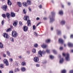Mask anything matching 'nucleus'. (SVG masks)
Returning a JSON list of instances; mask_svg holds the SVG:
<instances>
[{
    "instance_id": "11",
    "label": "nucleus",
    "mask_w": 73,
    "mask_h": 73,
    "mask_svg": "<svg viewBox=\"0 0 73 73\" xmlns=\"http://www.w3.org/2000/svg\"><path fill=\"white\" fill-rule=\"evenodd\" d=\"M42 52L41 51H39L38 52V56L39 57H41L42 56Z\"/></svg>"
},
{
    "instance_id": "3",
    "label": "nucleus",
    "mask_w": 73,
    "mask_h": 73,
    "mask_svg": "<svg viewBox=\"0 0 73 73\" xmlns=\"http://www.w3.org/2000/svg\"><path fill=\"white\" fill-rule=\"evenodd\" d=\"M62 55L64 56H66V57H65V59L66 61H68L70 60L69 54L68 53L65 54L63 53H62Z\"/></svg>"
},
{
    "instance_id": "5",
    "label": "nucleus",
    "mask_w": 73,
    "mask_h": 73,
    "mask_svg": "<svg viewBox=\"0 0 73 73\" xmlns=\"http://www.w3.org/2000/svg\"><path fill=\"white\" fill-rule=\"evenodd\" d=\"M7 6L6 5H3V6L1 7V8H2L3 10L5 11H7Z\"/></svg>"
},
{
    "instance_id": "25",
    "label": "nucleus",
    "mask_w": 73,
    "mask_h": 73,
    "mask_svg": "<svg viewBox=\"0 0 73 73\" xmlns=\"http://www.w3.org/2000/svg\"><path fill=\"white\" fill-rule=\"evenodd\" d=\"M13 25L15 27H16L17 25V22H16V21L14 22Z\"/></svg>"
},
{
    "instance_id": "47",
    "label": "nucleus",
    "mask_w": 73,
    "mask_h": 73,
    "mask_svg": "<svg viewBox=\"0 0 73 73\" xmlns=\"http://www.w3.org/2000/svg\"><path fill=\"white\" fill-rule=\"evenodd\" d=\"M19 24L20 25H23V23L21 22L20 21L19 22Z\"/></svg>"
},
{
    "instance_id": "13",
    "label": "nucleus",
    "mask_w": 73,
    "mask_h": 73,
    "mask_svg": "<svg viewBox=\"0 0 73 73\" xmlns=\"http://www.w3.org/2000/svg\"><path fill=\"white\" fill-rule=\"evenodd\" d=\"M58 41L59 43L62 44H63L64 42V40L62 38H59Z\"/></svg>"
},
{
    "instance_id": "54",
    "label": "nucleus",
    "mask_w": 73,
    "mask_h": 73,
    "mask_svg": "<svg viewBox=\"0 0 73 73\" xmlns=\"http://www.w3.org/2000/svg\"><path fill=\"white\" fill-rule=\"evenodd\" d=\"M70 38H73V35H71L70 36Z\"/></svg>"
},
{
    "instance_id": "55",
    "label": "nucleus",
    "mask_w": 73,
    "mask_h": 73,
    "mask_svg": "<svg viewBox=\"0 0 73 73\" xmlns=\"http://www.w3.org/2000/svg\"><path fill=\"white\" fill-rule=\"evenodd\" d=\"M40 20V18H38V17L36 18V20Z\"/></svg>"
},
{
    "instance_id": "39",
    "label": "nucleus",
    "mask_w": 73,
    "mask_h": 73,
    "mask_svg": "<svg viewBox=\"0 0 73 73\" xmlns=\"http://www.w3.org/2000/svg\"><path fill=\"white\" fill-rule=\"evenodd\" d=\"M38 46V44H36L34 45V47H36V48Z\"/></svg>"
},
{
    "instance_id": "35",
    "label": "nucleus",
    "mask_w": 73,
    "mask_h": 73,
    "mask_svg": "<svg viewBox=\"0 0 73 73\" xmlns=\"http://www.w3.org/2000/svg\"><path fill=\"white\" fill-rule=\"evenodd\" d=\"M32 52L34 53H36V49H35L34 48L32 50Z\"/></svg>"
},
{
    "instance_id": "30",
    "label": "nucleus",
    "mask_w": 73,
    "mask_h": 73,
    "mask_svg": "<svg viewBox=\"0 0 73 73\" xmlns=\"http://www.w3.org/2000/svg\"><path fill=\"white\" fill-rule=\"evenodd\" d=\"M26 9H23V13L24 14H26L27 13V11H26Z\"/></svg>"
},
{
    "instance_id": "36",
    "label": "nucleus",
    "mask_w": 73,
    "mask_h": 73,
    "mask_svg": "<svg viewBox=\"0 0 73 73\" xmlns=\"http://www.w3.org/2000/svg\"><path fill=\"white\" fill-rule=\"evenodd\" d=\"M33 29L34 30H35V29H36V26H35V25H33Z\"/></svg>"
},
{
    "instance_id": "43",
    "label": "nucleus",
    "mask_w": 73,
    "mask_h": 73,
    "mask_svg": "<svg viewBox=\"0 0 73 73\" xmlns=\"http://www.w3.org/2000/svg\"><path fill=\"white\" fill-rule=\"evenodd\" d=\"M53 52L55 54H56V52L55 50H53Z\"/></svg>"
},
{
    "instance_id": "12",
    "label": "nucleus",
    "mask_w": 73,
    "mask_h": 73,
    "mask_svg": "<svg viewBox=\"0 0 73 73\" xmlns=\"http://www.w3.org/2000/svg\"><path fill=\"white\" fill-rule=\"evenodd\" d=\"M11 17H14L15 16V14L13 12H11Z\"/></svg>"
},
{
    "instance_id": "17",
    "label": "nucleus",
    "mask_w": 73,
    "mask_h": 73,
    "mask_svg": "<svg viewBox=\"0 0 73 73\" xmlns=\"http://www.w3.org/2000/svg\"><path fill=\"white\" fill-rule=\"evenodd\" d=\"M41 46L42 48H46L47 47V45L44 44H43L41 45Z\"/></svg>"
},
{
    "instance_id": "64",
    "label": "nucleus",
    "mask_w": 73,
    "mask_h": 73,
    "mask_svg": "<svg viewBox=\"0 0 73 73\" xmlns=\"http://www.w3.org/2000/svg\"><path fill=\"white\" fill-rule=\"evenodd\" d=\"M70 3H69V2L68 3V5H70Z\"/></svg>"
},
{
    "instance_id": "24",
    "label": "nucleus",
    "mask_w": 73,
    "mask_h": 73,
    "mask_svg": "<svg viewBox=\"0 0 73 73\" xmlns=\"http://www.w3.org/2000/svg\"><path fill=\"white\" fill-rule=\"evenodd\" d=\"M2 16L4 18H5L7 17V15L5 14H2Z\"/></svg>"
},
{
    "instance_id": "58",
    "label": "nucleus",
    "mask_w": 73,
    "mask_h": 73,
    "mask_svg": "<svg viewBox=\"0 0 73 73\" xmlns=\"http://www.w3.org/2000/svg\"><path fill=\"white\" fill-rule=\"evenodd\" d=\"M61 7L62 8H63L64 7V6L62 5H61Z\"/></svg>"
},
{
    "instance_id": "63",
    "label": "nucleus",
    "mask_w": 73,
    "mask_h": 73,
    "mask_svg": "<svg viewBox=\"0 0 73 73\" xmlns=\"http://www.w3.org/2000/svg\"><path fill=\"white\" fill-rule=\"evenodd\" d=\"M71 52H73V50H72L70 51Z\"/></svg>"
},
{
    "instance_id": "18",
    "label": "nucleus",
    "mask_w": 73,
    "mask_h": 73,
    "mask_svg": "<svg viewBox=\"0 0 73 73\" xmlns=\"http://www.w3.org/2000/svg\"><path fill=\"white\" fill-rule=\"evenodd\" d=\"M7 4L9 5H12V3L10 0H7Z\"/></svg>"
},
{
    "instance_id": "27",
    "label": "nucleus",
    "mask_w": 73,
    "mask_h": 73,
    "mask_svg": "<svg viewBox=\"0 0 73 73\" xmlns=\"http://www.w3.org/2000/svg\"><path fill=\"white\" fill-rule=\"evenodd\" d=\"M59 14L60 15H63V12L62 10H60L59 11Z\"/></svg>"
},
{
    "instance_id": "22",
    "label": "nucleus",
    "mask_w": 73,
    "mask_h": 73,
    "mask_svg": "<svg viewBox=\"0 0 73 73\" xmlns=\"http://www.w3.org/2000/svg\"><path fill=\"white\" fill-rule=\"evenodd\" d=\"M57 34L58 35H60L61 34V32L60 31L58 30H57Z\"/></svg>"
},
{
    "instance_id": "61",
    "label": "nucleus",
    "mask_w": 73,
    "mask_h": 73,
    "mask_svg": "<svg viewBox=\"0 0 73 73\" xmlns=\"http://www.w3.org/2000/svg\"><path fill=\"white\" fill-rule=\"evenodd\" d=\"M11 29L13 28V26H10Z\"/></svg>"
},
{
    "instance_id": "31",
    "label": "nucleus",
    "mask_w": 73,
    "mask_h": 73,
    "mask_svg": "<svg viewBox=\"0 0 73 73\" xmlns=\"http://www.w3.org/2000/svg\"><path fill=\"white\" fill-rule=\"evenodd\" d=\"M3 46V44L1 42H0V48H2Z\"/></svg>"
},
{
    "instance_id": "51",
    "label": "nucleus",
    "mask_w": 73,
    "mask_h": 73,
    "mask_svg": "<svg viewBox=\"0 0 73 73\" xmlns=\"http://www.w3.org/2000/svg\"><path fill=\"white\" fill-rule=\"evenodd\" d=\"M63 49V47H60V50H62Z\"/></svg>"
},
{
    "instance_id": "9",
    "label": "nucleus",
    "mask_w": 73,
    "mask_h": 73,
    "mask_svg": "<svg viewBox=\"0 0 73 73\" xmlns=\"http://www.w3.org/2000/svg\"><path fill=\"white\" fill-rule=\"evenodd\" d=\"M39 60V58L38 57H35L34 58V61L35 62H38Z\"/></svg>"
},
{
    "instance_id": "41",
    "label": "nucleus",
    "mask_w": 73,
    "mask_h": 73,
    "mask_svg": "<svg viewBox=\"0 0 73 73\" xmlns=\"http://www.w3.org/2000/svg\"><path fill=\"white\" fill-rule=\"evenodd\" d=\"M4 21H2L1 22V24L2 25H3L4 24Z\"/></svg>"
},
{
    "instance_id": "10",
    "label": "nucleus",
    "mask_w": 73,
    "mask_h": 73,
    "mask_svg": "<svg viewBox=\"0 0 73 73\" xmlns=\"http://www.w3.org/2000/svg\"><path fill=\"white\" fill-rule=\"evenodd\" d=\"M22 5H23L25 7H28V4H27V3L25 2H23Z\"/></svg>"
},
{
    "instance_id": "15",
    "label": "nucleus",
    "mask_w": 73,
    "mask_h": 73,
    "mask_svg": "<svg viewBox=\"0 0 73 73\" xmlns=\"http://www.w3.org/2000/svg\"><path fill=\"white\" fill-rule=\"evenodd\" d=\"M21 70L22 71L24 72L26 70V69L25 67H23L21 68Z\"/></svg>"
},
{
    "instance_id": "59",
    "label": "nucleus",
    "mask_w": 73,
    "mask_h": 73,
    "mask_svg": "<svg viewBox=\"0 0 73 73\" xmlns=\"http://www.w3.org/2000/svg\"><path fill=\"white\" fill-rule=\"evenodd\" d=\"M63 37L64 39H66V36H64Z\"/></svg>"
},
{
    "instance_id": "44",
    "label": "nucleus",
    "mask_w": 73,
    "mask_h": 73,
    "mask_svg": "<svg viewBox=\"0 0 73 73\" xmlns=\"http://www.w3.org/2000/svg\"><path fill=\"white\" fill-rule=\"evenodd\" d=\"M9 61L11 62H12L13 61V60L12 58H10L9 59Z\"/></svg>"
},
{
    "instance_id": "62",
    "label": "nucleus",
    "mask_w": 73,
    "mask_h": 73,
    "mask_svg": "<svg viewBox=\"0 0 73 73\" xmlns=\"http://www.w3.org/2000/svg\"><path fill=\"white\" fill-rule=\"evenodd\" d=\"M29 9L30 11H31V8H30V7H29Z\"/></svg>"
},
{
    "instance_id": "48",
    "label": "nucleus",
    "mask_w": 73,
    "mask_h": 73,
    "mask_svg": "<svg viewBox=\"0 0 73 73\" xmlns=\"http://www.w3.org/2000/svg\"><path fill=\"white\" fill-rule=\"evenodd\" d=\"M3 57L5 58H6L7 56V55L6 54H3Z\"/></svg>"
},
{
    "instance_id": "2",
    "label": "nucleus",
    "mask_w": 73,
    "mask_h": 73,
    "mask_svg": "<svg viewBox=\"0 0 73 73\" xmlns=\"http://www.w3.org/2000/svg\"><path fill=\"white\" fill-rule=\"evenodd\" d=\"M51 14L52 15H51L50 18V22H52L54 21V12H51Z\"/></svg>"
},
{
    "instance_id": "28",
    "label": "nucleus",
    "mask_w": 73,
    "mask_h": 73,
    "mask_svg": "<svg viewBox=\"0 0 73 73\" xmlns=\"http://www.w3.org/2000/svg\"><path fill=\"white\" fill-rule=\"evenodd\" d=\"M0 67L1 69L3 68H4L3 64H0Z\"/></svg>"
},
{
    "instance_id": "38",
    "label": "nucleus",
    "mask_w": 73,
    "mask_h": 73,
    "mask_svg": "<svg viewBox=\"0 0 73 73\" xmlns=\"http://www.w3.org/2000/svg\"><path fill=\"white\" fill-rule=\"evenodd\" d=\"M50 58L51 59H53L54 58V56H52V55H50Z\"/></svg>"
},
{
    "instance_id": "20",
    "label": "nucleus",
    "mask_w": 73,
    "mask_h": 73,
    "mask_svg": "<svg viewBox=\"0 0 73 73\" xmlns=\"http://www.w3.org/2000/svg\"><path fill=\"white\" fill-rule=\"evenodd\" d=\"M50 39H48L46 40L45 41V42L46 43H50Z\"/></svg>"
},
{
    "instance_id": "37",
    "label": "nucleus",
    "mask_w": 73,
    "mask_h": 73,
    "mask_svg": "<svg viewBox=\"0 0 73 73\" xmlns=\"http://www.w3.org/2000/svg\"><path fill=\"white\" fill-rule=\"evenodd\" d=\"M46 52L48 53H50V50H46Z\"/></svg>"
},
{
    "instance_id": "33",
    "label": "nucleus",
    "mask_w": 73,
    "mask_h": 73,
    "mask_svg": "<svg viewBox=\"0 0 73 73\" xmlns=\"http://www.w3.org/2000/svg\"><path fill=\"white\" fill-rule=\"evenodd\" d=\"M65 23V22L64 21H61V24L62 25H64Z\"/></svg>"
},
{
    "instance_id": "53",
    "label": "nucleus",
    "mask_w": 73,
    "mask_h": 73,
    "mask_svg": "<svg viewBox=\"0 0 73 73\" xmlns=\"http://www.w3.org/2000/svg\"><path fill=\"white\" fill-rule=\"evenodd\" d=\"M70 73H73V70H71L70 71Z\"/></svg>"
},
{
    "instance_id": "14",
    "label": "nucleus",
    "mask_w": 73,
    "mask_h": 73,
    "mask_svg": "<svg viewBox=\"0 0 73 73\" xmlns=\"http://www.w3.org/2000/svg\"><path fill=\"white\" fill-rule=\"evenodd\" d=\"M27 3L29 5H31L32 4V2L30 0H27Z\"/></svg>"
},
{
    "instance_id": "40",
    "label": "nucleus",
    "mask_w": 73,
    "mask_h": 73,
    "mask_svg": "<svg viewBox=\"0 0 73 73\" xmlns=\"http://www.w3.org/2000/svg\"><path fill=\"white\" fill-rule=\"evenodd\" d=\"M13 70H10L9 71V73H13Z\"/></svg>"
},
{
    "instance_id": "46",
    "label": "nucleus",
    "mask_w": 73,
    "mask_h": 73,
    "mask_svg": "<svg viewBox=\"0 0 73 73\" xmlns=\"http://www.w3.org/2000/svg\"><path fill=\"white\" fill-rule=\"evenodd\" d=\"M39 7L40 9L42 8V5H40L39 6Z\"/></svg>"
},
{
    "instance_id": "32",
    "label": "nucleus",
    "mask_w": 73,
    "mask_h": 73,
    "mask_svg": "<svg viewBox=\"0 0 73 73\" xmlns=\"http://www.w3.org/2000/svg\"><path fill=\"white\" fill-rule=\"evenodd\" d=\"M66 71L65 70H63L61 71L62 73H66Z\"/></svg>"
},
{
    "instance_id": "56",
    "label": "nucleus",
    "mask_w": 73,
    "mask_h": 73,
    "mask_svg": "<svg viewBox=\"0 0 73 73\" xmlns=\"http://www.w3.org/2000/svg\"><path fill=\"white\" fill-rule=\"evenodd\" d=\"M17 69H15V70H14V72H17Z\"/></svg>"
},
{
    "instance_id": "1",
    "label": "nucleus",
    "mask_w": 73,
    "mask_h": 73,
    "mask_svg": "<svg viewBox=\"0 0 73 73\" xmlns=\"http://www.w3.org/2000/svg\"><path fill=\"white\" fill-rule=\"evenodd\" d=\"M23 19L25 21H27V24L28 27H31V20H29V16L25 15L23 18Z\"/></svg>"
},
{
    "instance_id": "45",
    "label": "nucleus",
    "mask_w": 73,
    "mask_h": 73,
    "mask_svg": "<svg viewBox=\"0 0 73 73\" xmlns=\"http://www.w3.org/2000/svg\"><path fill=\"white\" fill-rule=\"evenodd\" d=\"M16 69H17V72L20 71V69H19L18 68H16Z\"/></svg>"
},
{
    "instance_id": "4",
    "label": "nucleus",
    "mask_w": 73,
    "mask_h": 73,
    "mask_svg": "<svg viewBox=\"0 0 73 73\" xmlns=\"http://www.w3.org/2000/svg\"><path fill=\"white\" fill-rule=\"evenodd\" d=\"M12 36L14 37H16L18 36V33L16 31H13L12 32Z\"/></svg>"
},
{
    "instance_id": "52",
    "label": "nucleus",
    "mask_w": 73,
    "mask_h": 73,
    "mask_svg": "<svg viewBox=\"0 0 73 73\" xmlns=\"http://www.w3.org/2000/svg\"><path fill=\"white\" fill-rule=\"evenodd\" d=\"M36 66L37 67H38L40 66V65L38 64H36Z\"/></svg>"
},
{
    "instance_id": "60",
    "label": "nucleus",
    "mask_w": 73,
    "mask_h": 73,
    "mask_svg": "<svg viewBox=\"0 0 73 73\" xmlns=\"http://www.w3.org/2000/svg\"><path fill=\"white\" fill-rule=\"evenodd\" d=\"M46 52L45 51H43L42 52L43 54H45V53Z\"/></svg>"
},
{
    "instance_id": "26",
    "label": "nucleus",
    "mask_w": 73,
    "mask_h": 73,
    "mask_svg": "<svg viewBox=\"0 0 73 73\" xmlns=\"http://www.w3.org/2000/svg\"><path fill=\"white\" fill-rule=\"evenodd\" d=\"M26 65V63L25 62H23L21 63V65L23 66H25Z\"/></svg>"
},
{
    "instance_id": "23",
    "label": "nucleus",
    "mask_w": 73,
    "mask_h": 73,
    "mask_svg": "<svg viewBox=\"0 0 73 73\" xmlns=\"http://www.w3.org/2000/svg\"><path fill=\"white\" fill-rule=\"evenodd\" d=\"M12 31V29L11 28H9L7 29V30L6 32H9L11 31Z\"/></svg>"
},
{
    "instance_id": "49",
    "label": "nucleus",
    "mask_w": 73,
    "mask_h": 73,
    "mask_svg": "<svg viewBox=\"0 0 73 73\" xmlns=\"http://www.w3.org/2000/svg\"><path fill=\"white\" fill-rule=\"evenodd\" d=\"M34 33L35 36H38L37 34V33H36V32H34Z\"/></svg>"
},
{
    "instance_id": "42",
    "label": "nucleus",
    "mask_w": 73,
    "mask_h": 73,
    "mask_svg": "<svg viewBox=\"0 0 73 73\" xmlns=\"http://www.w3.org/2000/svg\"><path fill=\"white\" fill-rule=\"evenodd\" d=\"M10 39L12 40L11 41H12L13 42H14V39L13 38H11Z\"/></svg>"
},
{
    "instance_id": "21",
    "label": "nucleus",
    "mask_w": 73,
    "mask_h": 73,
    "mask_svg": "<svg viewBox=\"0 0 73 73\" xmlns=\"http://www.w3.org/2000/svg\"><path fill=\"white\" fill-rule=\"evenodd\" d=\"M68 45L70 47H73V45L71 43H69L68 44Z\"/></svg>"
},
{
    "instance_id": "34",
    "label": "nucleus",
    "mask_w": 73,
    "mask_h": 73,
    "mask_svg": "<svg viewBox=\"0 0 73 73\" xmlns=\"http://www.w3.org/2000/svg\"><path fill=\"white\" fill-rule=\"evenodd\" d=\"M6 53L8 56H11V55H10V53L9 52V51L6 52Z\"/></svg>"
},
{
    "instance_id": "7",
    "label": "nucleus",
    "mask_w": 73,
    "mask_h": 73,
    "mask_svg": "<svg viewBox=\"0 0 73 73\" xmlns=\"http://www.w3.org/2000/svg\"><path fill=\"white\" fill-rule=\"evenodd\" d=\"M3 36L4 38L6 39H9V38L8 35L5 33H3Z\"/></svg>"
},
{
    "instance_id": "19",
    "label": "nucleus",
    "mask_w": 73,
    "mask_h": 73,
    "mask_svg": "<svg viewBox=\"0 0 73 73\" xmlns=\"http://www.w3.org/2000/svg\"><path fill=\"white\" fill-rule=\"evenodd\" d=\"M6 15L7 16V18L8 19H9L10 18V13H7L6 14Z\"/></svg>"
},
{
    "instance_id": "8",
    "label": "nucleus",
    "mask_w": 73,
    "mask_h": 73,
    "mask_svg": "<svg viewBox=\"0 0 73 73\" xmlns=\"http://www.w3.org/2000/svg\"><path fill=\"white\" fill-rule=\"evenodd\" d=\"M23 29L24 32H26L28 31V28L27 26H24L23 27Z\"/></svg>"
},
{
    "instance_id": "6",
    "label": "nucleus",
    "mask_w": 73,
    "mask_h": 73,
    "mask_svg": "<svg viewBox=\"0 0 73 73\" xmlns=\"http://www.w3.org/2000/svg\"><path fill=\"white\" fill-rule=\"evenodd\" d=\"M3 62L4 64H5L7 66H8L9 65V62L6 59H4Z\"/></svg>"
},
{
    "instance_id": "57",
    "label": "nucleus",
    "mask_w": 73,
    "mask_h": 73,
    "mask_svg": "<svg viewBox=\"0 0 73 73\" xmlns=\"http://www.w3.org/2000/svg\"><path fill=\"white\" fill-rule=\"evenodd\" d=\"M19 58L20 59H21L22 58V56H19Z\"/></svg>"
},
{
    "instance_id": "29",
    "label": "nucleus",
    "mask_w": 73,
    "mask_h": 73,
    "mask_svg": "<svg viewBox=\"0 0 73 73\" xmlns=\"http://www.w3.org/2000/svg\"><path fill=\"white\" fill-rule=\"evenodd\" d=\"M63 61H64V59L63 58H62L60 60V63H62V62H63Z\"/></svg>"
},
{
    "instance_id": "50",
    "label": "nucleus",
    "mask_w": 73,
    "mask_h": 73,
    "mask_svg": "<svg viewBox=\"0 0 73 73\" xmlns=\"http://www.w3.org/2000/svg\"><path fill=\"white\" fill-rule=\"evenodd\" d=\"M41 22H39V23H37V24L36 25V26H38V25H40V24H41Z\"/></svg>"
},
{
    "instance_id": "16",
    "label": "nucleus",
    "mask_w": 73,
    "mask_h": 73,
    "mask_svg": "<svg viewBox=\"0 0 73 73\" xmlns=\"http://www.w3.org/2000/svg\"><path fill=\"white\" fill-rule=\"evenodd\" d=\"M17 5L19 7H21L22 6V3L20 2H18L17 3Z\"/></svg>"
}]
</instances>
